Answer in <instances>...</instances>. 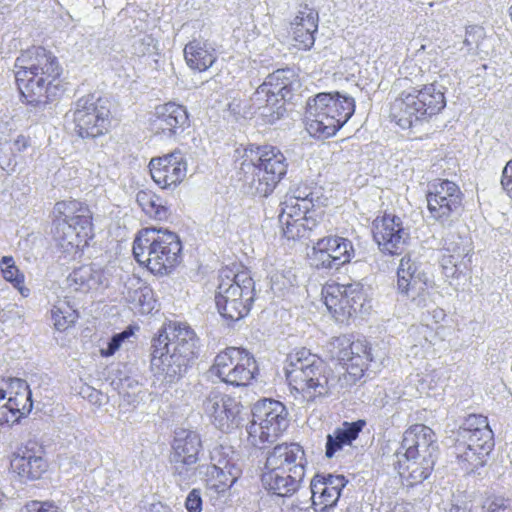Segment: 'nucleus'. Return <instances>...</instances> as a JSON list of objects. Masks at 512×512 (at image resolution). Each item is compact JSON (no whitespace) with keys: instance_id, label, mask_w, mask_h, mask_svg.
Listing matches in <instances>:
<instances>
[{"instance_id":"f257e3e1","label":"nucleus","mask_w":512,"mask_h":512,"mask_svg":"<svg viewBox=\"0 0 512 512\" xmlns=\"http://www.w3.org/2000/svg\"><path fill=\"white\" fill-rule=\"evenodd\" d=\"M14 68L18 89L26 102L34 106L47 104L50 86L60 76L56 57L43 47H32L21 52Z\"/></svg>"},{"instance_id":"f03ea898","label":"nucleus","mask_w":512,"mask_h":512,"mask_svg":"<svg viewBox=\"0 0 512 512\" xmlns=\"http://www.w3.org/2000/svg\"><path fill=\"white\" fill-rule=\"evenodd\" d=\"M285 375L289 386L307 402L330 393L329 369L322 359L306 348L288 355Z\"/></svg>"},{"instance_id":"7ed1b4c3","label":"nucleus","mask_w":512,"mask_h":512,"mask_svg":"<svg viewBox=\"0 0 512 512\" xmlns=\"http://www.w3.org/2000/svg\"><path fill=\"white\" fill-rule=\"evenodd\" d=\"M53 239L58 250L71 255L87 243L92 212L77 200L57 202L53 207Z\"/></svg>"},{"instance_id":"20e7f679","label":"nucleus","mask_w":512,"mask_h":512,"mask_svg":"<svg viewBox=\"0 0 512 512\" xmlns=\"http://www.w3.org/2000/svg\"><path fill=\"white\" fill-rule=\"evenodd\" d=\"M181 250L179 237L168 230L143 229L133 242L137 262L155 274L170 272L180 262Z\"/></svg>"},{"instance_id":"39448f33","label":"nucleus","mask_w":512,"mask_h":512,"mask_svg":"<svg viewBox=\"0 0 512 512\" xmlns=\"http://www.w3.org/2000/svg\"><path fill=\"white\" fill-rule=\"evenodd\" d=\"M235 157L242 158L243 166L250 163L254 167L250 190L254 195L267 197L270 195L281 179L286 175L288 163L281 150L275 146L248 145L235 150Z\"/></svg>"},{"instance_id":"423d86ee","label":"nucleus","mask_w":512,"mask_h":512,"mask_svg":"<svg viewBox=\"0 0 512 512\" xmlns=\"http://www.w3.org/2000/svg\"><path fill=\"white\" fill-rule=\"evenodd\" d=\"M446 106L443 86L437 83L403 91L391 104L390 114L403 129L438 114Z\"/></svg>"},{"instance_id":"0eeeda50","label":"nucleus","mask_w":512,"mask_h":512,"mask_svg":"<svg viewBox=\"0 0 512 512\" xmlns=\"http://www.w3.org/2000/svg\"><path fill=\"white\" fill-rule=\"evenodd\" d=\"M299 86L292 69H278L268 75L254 92L252 106L265 122L272 124L283 116L284 102L292 98V92Z\"/></svg>"},{"instance_id":"6e6552de","label":"nucleus","mask_w":512,"mask_h":512,"mask_svg":"<svg viewBox=\"0 0 512 512\" xmlns=\"http://www.w3.org/2000/svg\"><path fill=\"white\" fill-rule=\"evenodd\" d=\"M288 411L279 401L264 399L252 410V420L247 426L248 442L257 448L275 442L288 428Z\"/></svg>"},{"instance_id":"1a4fd4ad","label":"nucleus","mask_w":512,"mask_h":512,"mask_svg":"<svg viewBox=\"0 0 512 512\" xmlns=\"http://www.w3.org/2000/svg\"><path fill=\"white\" fill-rule=\"evenodd\" d=\"M66 117L72 120L79 137L94 139L108 131L110 109L105 99L88 94L75 102Z\"/></svg>"},{"instance_id":"9d476101","label":"nucleus","mask_w":512,"mask_h":512,"mask_svg":"<svg viewBox=\"0 0 512 512\" xmlns=\"http://www.w3.org/2000/svg\"><path fill=\"white\" fill-rule=\"evenodd\" d=\"M258 370L253 355L245 349L229 347L218 353L210 373L222 382L235 386H247Z\"/></svg>"},{"instance_id":"9b49d317","label":"nucleus","mask_w":512,"mask_h":512,"mask_svg":"<svg viewBox=\"0 0 512 512\" xmlns=\"http://www.w3.org/2000/svg\"><path fill=\"white\" fill-rule=\"evenodd\" d=\"M202 448L200 435L191 430L175 432L170 461L173 475L179 485H189L196 479L198 456Z\"/></svg>"},{"instance_id":"f8f14e48","label":"nucleus","mask_w":512,"mask_h":512,"mask_svg":"<svg viewBox=\"0 0 512 512\" xmlns=\"http://www.w3.org/2000/svg\"><path fill=\"white\" fill-rule=\"evenodd\" d=\"M242 408V404L236 398L217 389L207 392L200 405L202 414L223 432L238 427Z\"/></svg>"},{"instance_id":"ddd939ff","label":"nucleus","mask_w":512,"mask_h":512,"mask_svg":"<svg viewBox=\"0 0 512 512\" xmlns=\"http://www.w3.org/2000/svg\"><path fill=\"white\" fill-rule=\"evenodd\" d=\"M324 304L338 322L348 320L358 306H362L365 294L359 282L327 284L322 289Z\"/></svg>"},{"instance_id":"4468645a","label":"nucleus","mask_w":512,"mask_h":512,"mask_svg":"<svg viewBox=\"0 0 512 512\" xmlns=\"http://www.w3.org/2000/svg\"><path fill=\"white\" fill-rule=\"evenodd\" d=\"M463 194L458 185L449 180H438L426 195L430 216L441 224L450 223L462 207Z\"/></svg>"},{"instance_id":"2eb2a0df","label":"nucleus","mask_w":512,"mask_h":512,"mask_svg":"<svg viewBox=\"0 0 512 512\" xmlns=\"http://www.w3.org/2000/svg\"><path fill=\"white\" fill-rule=\"evenodd\" d=\"M212 464L206 467V487L217 494L224 493L241 476L242 468L237 455L224 447L216 448L211 455Z\"/></svg>"},{"instance_id":"dca6fc26","label":"nucleus","mask_w":512,"mask_h":512,"mask_svg":"<svg viewBox=\"0 0 512 512\" xmlns=\"http://www.w3.org/2000/svg\"><path fill=\"white\" fill-rule=\"evenodd\" d=\"M354 249L350 240L339 236H327L319 239L308 258L316 269L332 270L349 263Z\"/></svg>"},{"instance_id":"f3484780","label":"nucleus","mask_w":512,"mask_h":512,"mask_svg":"<svg viewBox=\"0 0 512 512\" xmlns=\"http://www.w3.org/2000/svg\"><path fill=\"white\" fill-rule=\"evenodd\" d=\"M427 282L426 273L419 270L418 265L409 256H404L400 260L397 269V291L402 297L410 300L415 307L428 306Z\"/></svg>"},{"instance_id":"a211bd4d","label":"nucleus","mask_w":512,"mask_h":512,"mask_svg":"<svg viewBox=\"0 0 512 512\" xmlns=\"http://www.w3.org/2000/svg\"><path fill=\"white\" fill-rule=\"evenodd\" d=\"M373 237L382 252L399 255L409 240V231L399 216L384 214L373 221Z\"/></svg>"},{"instance_id":"6ab92c4d","label":"nucleus","mask_w":512,"mask_h":512,"mask_svg":"<svg viewBox=\"0 0 512 512\" xmlns=\"http://www.w3.org/2000/svg\"><path fill=\"white\" fill-rule=\"evenodd\" d=\"M153 181L163 189L176 187L187 175V162L180 151L162 157H154L149 162Z\"/></svg>"},{"instance_id":"aec40b11","label":"nucleus","mask_w":512,"mask_h":512,"mask_svg":"<svg viewBox=\"0 0 512 512\" xmlns=\"http://www.w3.org/2000/svg\"><path fill=\"white\" fill-rule=\"evenodd\" d=\"M151 368L155 375L162 377L167 383L178 381L187 371L194 356L178 351H170L165 347H152Z\"/></svg>"},{"instance_id":"412c9836","label":"nucleus","mask_w":512,"mask_h":512,"mask_svg":"<svg viewBox=\"0 0 512 512\" xmlns=\"http://www.w3.org/2000/svg\"><path fill=\"white\" fill-rule=\"evenodd\" d=\"M196 344V334L186 323L170 321L153 339L152 347H165L170 351L194 356Z\"/></svg>"},{"instance_id":"4be33fe9","label":"nucleus","mask_w":512,"mask_h":512,"mask_svg":"<svg viewBox=\"0 0 512 512\" xmlns=\"http://www.w3.org/2000/svg\"><path fill=\"white\" fill-rule=\"evenodd\" d=\"M307 460L305 452L298 443H282L276 445L267 453L263 467L293 473L300 469V475L305 476Z\"/></svg>"},{"instance_id":"5701e85b","label":"nucleus","mask_w":512,"mask_h":512,"mask_svg":"<svg viewBox=\"0 0 512 512\" xmlns=\"http://www.w3.org/2000/svg\"><path fill=\"white\" fill-rule=\"evenodd\" d=\"M462 442L471 448H482L489 445V450H492L494 438L487 417L476 414L467 416L456 432L455 443L463 444Z\"/></svg>"},{"instance_id":"b1692460","label":"nucleus","mask_w":512,"mask_h":512,"mask_svg":"<svg viewBox=\"0 0 512 512\" xmlns=\"http://www.w3.org/2000/svg\"><path fill=\"white\" fill-rule=\"evenodd\" d=\"M247 297L254 300V281L247 272L234 273L230 269H223L219 274L215 302L223 300Z\"/></svg>"},{"instance_id":"393cba45","label":"nucleus","mask_w":512,"mask_h":512,"mask_svg":"<svg viewBox=\"0 0 512 512\" xmlns=\"http://www.w3.org/2000/svg\"><path fill=\"white\" fill-rule=\"evenodd\" d=\"M304 478L305 476H301L300 469L297 468L291 473L263 467L261 472L263 488L279 497H291L294 495L301 487Z\"/></svg>"},{"instance_id":"a878e982","label":"nucleus","mask_w":512,"mask_h":512,"mask_svg":"<svg viewBox=\"0 0 512 512\" xmlns=\"http://www.w3.org/2000/svg\"><path fill=\"white\" fill-rule=\"evenodd\" d=\"M318 12L308 4H300L291 22L294 46L309 50L315 42L314 34L318 30Z\"/></svg>"},{"instance_id":"bb28decb","label":"nucleus","mask_w":512,"mask_h":512,"mask_svg":"<svg viewBox=\"0 0 512 512\" xmlns=\"http://www.w3.org/2000/svg\"><path fill=\"white\" fill-rule=\"evenodd\" d=\"M320 99H309L306 106V130L312 137L329 138L342 127L333 116L324 112Z\"/></svg>"},{"instance_id":"cd10ccee","label":"nucleus","mask_w":512,"mask_h":512,"mask_svg":"<svg viewBox=\"0 0 512 512\" xmlns=\"http://www.w3.org/2000/svg\"><path fill=\"white\" fill-rule=\"evenodd\" d=\"M188 124L186 108L174 102H168L155 108L153 125L157 132L173 136Z\"/></svg>"},{"instance_id":"c85d7f7f","label":"nucleus","mask_w":512,"mask_h":512,"mask_svg":"<svg viewBox=\"0 0 512 512\" xmlns=\"http://www.w3.org/2000/svg\"><path fill=\"white\" fill-rule=\"evenodd\" d=\"M66 281L68 287L75 291L96 290L109 286L110 273L96 264L83 265L74 269Z\"/></svg>"},{"instance_id":"c756f323","label":"nucleus","mask_w":512,"mask_h":512,"mask_svg":"<svg viewBox=\"0 0 512 512\" xmlns=\"http://www.w3.org/2000/svg\"><path fill=\"white\" fill-rule=\"evenodd\" d=\"M396 458L394 466L400 476L408 477L413 482H422L427 479L435 464L434 455L419 454L408 457L406 450L397 452Z\"/></svg>"},{"instance_id":"7c9ffc66","label":"nucleus","mask_w":512,"mask_h":512,"mask_svg":"<svg viewBox=\"0 0 512 512\" xmlns=\"http://www.w3.org/2000/svg\"><path fill=\"white\" fill-rule=\"evenodd\" d=\"M440 265L444 274L454 276L470 250L463 244L462 238L455 233L447 232L440 242Z\"/></svg>"},{"instance_id":"2f4dec72","label":"nucleus","mask_w":512,"mask_h":512,"mask_svg":"<svg viewBox=\"0 0 512 512\" xmlns=\"http://www.w3.org/2000/svg\"><path fill=\"white\" fill-rule=\"evenodd\" d=\"M401 448L407 451L408 457L419 454H431L436 457L435 434L424 424L413 425L405 431Z\"/></svg>"},{"instance_id":"473e14b6","label":"nucleus","mask_w":512,"mask_h":512,"mask_svg":"<svg viewBox=\"0 0 512 512\" xmlns=\"http://www.w3.org/2000/svg\"><path fill=\"white\" fill-rule=\"evenodd\" d=\"M186 64L199 72L206 71L216 61V50L206 40L194 39L186 44L184 48Z\"/></svg>"},{"instance_id":"72a5a7b5","label":"nucleus","mask_w":512,"mask_h":512,"mask_svg":"<svg viewBox=\"0 0 512 512\" xmlns=\"http://www.w3.org/2000/svg\"><path fill=\"white\" fill-rule=\"evenodd\" d=\"M11 468L24 480H36L47 471L48 463L41 455L25 451L12 458Z\"/></svg>"},{"instance_id":"f704fd0d","label":"nucleus","mask_w":512,"mask_h":512,"mask_svg":"<svg viewBox=\"0 0 512 512\" xmlns=\"http://www.w3.org/2000/svg\"><path fill=\"white\" fill-rule=\"evenodd\" d=\"M314 98L320 99L324 104V112L333 116L337 122H340V126H343L354 114L355 101L352 97L336 92L335 94L319 93Z\"/></svg>"},{"instance_id":"c9c22d12","label":"nucleus","mask_w":512,"mask_h":512,"mask_svg":"<svg viewBox=\"0 0 512 512\" xmlns=\"http://www.w3.org/2000/svg\"><path fill=\"white\" fill-rule=\"evenodd\" d=\"M32 394L26 381L15 379L11 383V391L8 399L5 402L10 413H13V418H17V422L32 409Z\"/></svg>"},{"instance_id":"e433bc0d","label":"nucleus","mask_w":512,"mask_h":512,"mask_svg":"<svg viewBox=\"0 0 512 512\" xmlns=\"http://www.w3.org/2000/svg\"><path fill=\"white\" fill-rule=\"evenodd\" d=\"M365 424L364 420H358L352 423L344 422L333 434H329L326 442V456L331 458L338 450L342 449L344 445H351L352 441L358 437Z\"/></svg>"},{"instance_id":"4c0bfd02","label":"nucleus","mask_w":512,"mask_h":512,"mask_svg":"<svg viewBox=\"0 0 512 512\" xmlns=\"http://www.w3.org/2000/svg\"><path fill=\"white\" fill-rule=\"evenodd\" d=\"M462 443H454V454L460 468L466 473H472L483 467L492 451L489 450V445L482 448H471L465 446V442Z\"/></svg>"},{"instance_id":"58836bf2","label":"nucleus","mask_w":512,"mask_h":512,"mask_svg":"<svg viewBox=\"0 0 512 512\" xmlns=\"http://www.w3.org/2000/svg\"><path fill=\"white\" fill-rule=\"evenodd\" d=\"M310 490L312 505L317 512H324L333 507L340 497V493L336 492L333 487H327L323 484L320 475H316L311 480Z\"/></svg>"},{"instance_id":"ea45409f","label":"nucleus","mask_w":512,"mask_h":512,"mask_svg":"<svg viewBox=\"0 0 512 512\" xmlns=\"http://www.w3.org/2000/svg\"><path fill=\"white\" fill-rule=\"evenodd\" d=\"M254 300H247V297L216 301L219 313L226 319L237 321L246 316Z\"/></svg>"},{"instance_id":"a19ab883","label":"nucleus","mask_w":512,"mask_h":512,"mask_svg":"<svg viewBox=\"0 0 512 512\" xmlns=\"http://www.w3.org/2000/svg\"><path fill=\"white\" fill-rule=\"evenodd\" d=\"M54 326L59 331L71 327L78 318L77 311L66 300H59L51 310Z\"/></svg>"},{"instance_id":"79ce46f5","label":"nucleus","mask_w":512,"mask_h":512,"mask_svg":"<svg viewBox=\"0 0 512 512\" xmlns=\"http://www.w3.org/2000/svg\"><path fill=\"white\" fill-rule=\"evenodd\" d=\"M0 268L4 279L13 284L23 297H28L30 290L24 286V274L15 265L12 256H3L0 261Z\"/></svg>"},{"instance_id":"37998d69","label":"nucleus","mask_w":512,"mask_h":512,"mask_svg":"<svg viewBox=\"0 0 512 512\" xmlns=\"http://www.w3.org/2000/svg\"><path fill=\"white\" fill-rule=\"evenodd\" d=\"M136 202L142 210L150 217L161 219L166 214V209L161 199L150 190H140L136 194Z\"/></svg>"},{"instance_id":"c03bdc74","label":"nucleus","mask_w":512,"mask_h":512,"mask_svg":"<svg viewBox=\"0 0 512 512\" xmlns=\"http://www.w3.org/2000/svg\"><path fill=\"white\" fill-rule=\"evenodd\" d=\"M309 203L298 204L293 198H284L280 204L279 222L293 220L295 218H304L310 213Z\"/></svg>"},{"instance_id":"a18cd8bd","label":"nucleus","mask_w":512,"mask_h":512,"mask_svg":"<svg viewBox=\"0 0 512 512\" xmlns=\"http://www.w3.org/2000/svg\"><path fill=\"white\" fill-rule=\"evenodd\" d=\"M131 47L132 53L138 57L158 55V41L150 34L135 37Z\"/></svg>"},{"instance_id":"49530a36","label":"nucleus","mask_w":512,"mask_h":512,"mask_svg":"<svg viewBox=\"0 0 512 512\" xmlns=\"http://www.w3.org/2000/svg\"><path fill=\"white\" fill-rule=\"evenodd\" d=\"M351 345V336L342 335L333 338L329 344L328 349L332 358L340 362H349L353 356H349Z\"/></svg>"},{"instance_id":"de8ad7c7","label":"nucleus","mask_w":512,"mask_h":512,"mask_svg":"<svg viewBox=\"0 0 512 512\" xmlns=\"http://www.w3.org/2000/svg\"><path fill=\"white\" fill-rule=\"evenodd\" d=\"M349 356H353L350 361L355 366H365L372 360L370 349L366 342L363 340H353L352 338Z\"/></svg>"},{"instance_id":"09e8293b","label":"nucleus","mask_w":512,"mask_h":512,"mask_svg":"<svg viewBox=\"0 0 512 512\" xmlns=\"http://www.w3.org/2000/svg\"><path fill=\"white\" fill-rule=\"evenodd\" d=\"M302 218H295L289 221L279 222L281 225L282 233L288 240H300L307 238L306 229L303 225Z\"/></svg>"},{"instance_id":"8fccbe9b","label":"nucleus","mask_w":512,"mask_h":512,"mask_svg":"<svg viewBox=\"0 0 512 512\" xmlns=\"http://www.w3.org/2000/svg\"><path fill=\"white\" fill-rule=\"evenodd\" d=\"M146 287L147 285L142 283L139 279H132L125 284L122 294L125 300L134 307V305L139 302L140 295L143 294L144 288Z\"/></svg>"},{"instance_id":"3c124183","label":"nucleus","mask_w":512,"mask_h":512,"mask_svg":"<svg viewBox=\"0 0 512 512\" xmlns=\"http://www.w3.org/2000/svg\"><path fill=\"white\" fill-rule=\"evenodd\" d=\"M155 308L156 300L154 299L153 291L147 286L144 288L143 294L140 295L139 302L132 309L137 310L141 314H150Z\"/></svg>"},{"instance_id":"603ef678","label":"nucleus","mask_w":512,"mask_h":512,"mask_svg":"<svg viewBox=\"0 0 512 512\" xmlns=\"http://www.w3.org/2000/svg\"><path fill=\"white\" fill-rule=\"evenodd\" d=\"M483 512H509V500L502 496H490L482 504Z\"/></svg>"},{"instance_id":"864d4df0","label":"nucleus","mask_w":512,"mask_h":512,"mask_svg":"<svg viewBox=\"0 0 512 512\" xmlns=\"http://www.w3.org/2000/svg\"><path fill=\"white\" fill-rule=\"evenodd\" d=\"M132 335L130 329L115 334L107 343V347H102L100 353L104 357L112 356L121 347L122 343Z\"/></svg>"},{"instance_id":"5fc2aeb1","label":"nucleus","mask_w":512,"mask_h":512,"mask_svg":"<svg viewBox=\"0 0 512 512\" xmlns=\"http://www.w3.org/2000/svg\"><path fill=\"white\" fill-rule=\"evenodd\" d=\"M285 198H293L298 202V204H301L303 202L309 203V208H313V193L308 187H297L294 190H291L289 193L286 194Z\"/></svg>"},{"instance_id":"6e6d98bb","label":"nucleus","mask_w":512,"mask_h":512,"mask_svg":"<svg viewBox=\"0 0 512 512\" xmlns=\"http://www.w3.org/2000/svg\"><path fill=\"white\" fill-rule=\"evenodd\" d=\"M20 512H58L57 507L48 502L29 501L21 509Z\"/></svg>"},{"instance_id":"4d7b16f0","label":"nucleus","mask_w":512,"mask_h":512,"mask_svg":"<svg viewBox=\"0 0 512 512\" xmlns=\"http://www.w3.org/2000/svg\"><path fill=\"white\" fill-rule=\"evenodd\" d=\"M185 506L188 512H201L202 511V499L200 491L193 489L187 496Z\"/></svg>"},{"instance_id":"13d9d810","label":"nucleus","mask_w":512,"mask_h":512,"mask_svg":"<svg viewBox=\"0 0 512 512\" xmlns=\"http://www.w3.org/2000/svg\"><path fill=\"white\" fill-rule=\"evenodd\" d=\"M17 423V418H13L5 402V392L0 390V426L3 424Z\"/></svg>"},{"instance_id":"bf43d9fd","label":"nucleus","mask_w":512,"mask_h":512,"mask_svg":"<svg viewBox=\"0 0 512 512\" xmlns=\"http://www.w3.org/2000/svg\"><path fill=\"white\" fill-rule=\"evenodd\" d=\"M501 186L512 199V160L508 161L502 171Z\"/></svg>"},{"instance_id":"052dcab7","label":"nucleus","mask_w":512,"mask_h":512,"mask_svg":"<svg viewBox=\"0 0 512 512\" xmlns=\"http://www.w3.org/2000/svg\"><path fill=\"white\" fill-rule=\"evenodd\" d=\"M323 484L327 487H333L336 492L341 494V490L345 487L347 481L342 475H328L327 477L320 476Z\"/></svg>"},{"instance_id":"680f3d73","label":"nucleus","mask_w":512,"mask_h":512,"mask_svg":"<svg viewBox=\"0 0 512 512\" xmlns=\"http://www.w3.org/2000/svg\"><path fill=\"white\" fill-rule=\"evenodd\" d=\"M319 214L316 213L315 210L310 209V213L309 214H306L304 216V218H302L301 220H303V225L306 229V236L309 237L311 232L313 230H315L317 228V226L319 225Z\"/></svg>"},{"instance_id":"e2e57ef3","label":"nucleus","mask_w":512,"mask_h":512,"mask_svg":"<svg viewBox=\"0 0 512 512\" xmlns=\"http://www.w3.org/2000/svg\"><path fill=\"white\" fill-rule=\"evenodd\" d=\"M89 503L90 498L88 496H78L72 500L71 505L74 512H90Z\"/></svg>"},{"instance_id":"0e129e2a","label":"nucleus","mask_w":512,"mask_h":512,"mask_svg":"<svg viewBox=\"0 0 512 512\" xmlns=\"http://www.w3.org/2000/svg\"><path fill=\"white\" fill-rule=\"evenodd\" d=\"M427 314L432 318L434 323H440L446 317L445 311L439 307H435L432 310H428Z\"/></svg>"},{"instance_id":"69168bd1","label":"nucleus","mask_w":512,"mask_h":512,"mask_svg":"<svg viewBox=\"0 0 512 512\" xmlns=\"http://www.w3.org/2000/svg\"><path fill=\"white\" fill-rule=\"evenodd\" d=\"M13 145L16 151L21 152L29 146V141L25 136L19 135Z\"/></svg>"},{"instance_id":"338daca9","label":"nucleus","mask_w":512,"mask_h":512,"mask_svg":"<svg viewBox=\"0 0 512 512\" xmlns=\"http://www.w3.org/2000/svg\"><path fill=\"white\" fill-rule=\"evenodd\" d=\"M413 507L410 503H395L390 512H412Z\"/></svg>"},{"instance_id":"774afa93","label":"nucleus","mask_w":512,"mask_h":512,"mask_svg":"<svg viewBox=\"0 0 512 512\" xmlns=\"http://www.w3.org/2000/svg\"><path fill=\"white\" fill-rule=\"evenodd\" d=\"M150 512H172V510L168 505L162 502H157L151 504Z\"/></svg>"}]
</instances>
